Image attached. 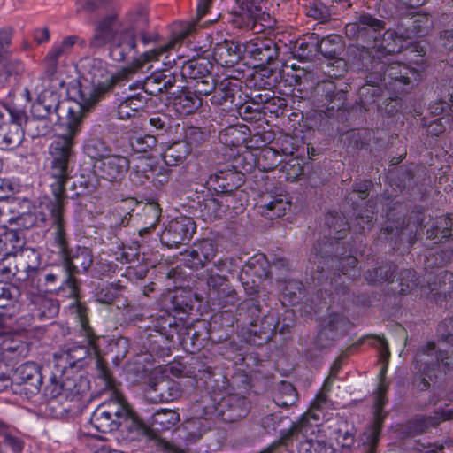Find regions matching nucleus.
Returning a JSON list of instances; mask_svg holds the SVG:
<instances>
[{
    "label": "nucleus",
    "mask_w": 453,
    "mask_h": 453,
    "mask_svg": "<svg viewBox=\"0 0 453 453\" xmlns=\"http://www.w3.org/2000/svg\"><path fill=\"white\" fill-rule=\"evenodd\" d=\"M326 224L329 227V236H324L314 243L309 255L312 268V279L319 285L329 280L330 291L346 295L349 283L360 275L357 268V259L353 255H346L343 239L350 224L337 212L326 215Z\"/></svg>",
    "instance_id": "nucleus-1"
},
{
    "label": "nucleus",
    "mask_w": 453,
    "mask_h": 453,
    "mask_svg": "<svg viewBox=\"0 0 453 453\" xmlns=\"http://www.w3.org/2000/svg\"><path fill=\"white\" fill-rule=\"evenodd\" d=\"M137 38H140L144 46L159 42V35L149 30V18L144 10L130 12L127 24L120 26L117 16L111 15L101 20L95 28L94 35L89 42L90 48L100 49L109 43V56L116 62L134 60L136 68L143 66L139 64L135 56L137 50Z\"/></svg>",
    "instance_id": "nucleus-2"
},
{
    "label": "nucleus",
    "mask_w": 453,
    "mask_h": 453,
    "mask_svg": "<svg viewBox=\"0 0 453 453\" xmlns=\"http://www.w3.org/2000/svg\"><path fill=\"white\" fill-rule=\"evenodd\" d=\"M406 209L400 203H395L387 211V222L382 228V234L394 250H410L417 240V235H420L419 230L426 226L427 239L441 241L451 235L453 222L449 215L436 217L426 225L425 208L421 205L414 206L407 224L404 221Z\"/></svg>",
    "instance_id": "nucleus-3"
},
{
    "label": "nucleus",
    "mask_w": 453,
    "mask_h": 453,
    "mask_svg": "<svg viewBox=\"0 0 453 453\" xmlns=\"http://www.w3.org/2000/svg\"><path fill=\"white\" fill-rule=\"evenodd\" d=\"M69 311L80 324L81 334L85 338L86 344L69 343L60 353L55 354V363L50 374H53L55 380L70 376L72 372L80 374L78 372L86 365L87 360L95 359L99 375L109 382V370L100 357L99 341L101 337L94 333L89 325L87 306L81 302H75L69 306Z\"/></svg>",
    "instance_id": "nucleus-4"
},
{
    "label": "nucleus",
    "mask_w": 453,
    "mask_h": 453,
    "mask_svg": "<svg viewBox=\"0 0 453 453\" xmlns=\"http://www.w3.org/2000/svg\"><path fill=\"white\" fill-rule=\"evenodd\" d=\"M83 124V113L69 108L66 120L60 124L58 133L48 148L46 176L50 181L52 196L67 201L65 184L70 179L71 164L74 161L75 138L80 134Z\"/></svg>",
    "instance_id": "nucleus-5"
},
{
    "label": "nucleus",
    "mask_w": 453,
    "mask_h": 453,
    "mask_svg": "<svg viewBox=\"0 0 453 453\" xmlns=\"http://www.w3.org/2000/svg\"><path fill=\"white\" fill-rule=\"evenodd\" d=\"M194 30V25L186 24L176 33V38L144 51L139 58V64L162 59L163 65L166 67H180V76L185 80H190L199 95L209 96L214 88L215 80L211 74L212 63L204 58L181 61L182 58L174 52L178 41L185 39Z\"/></svg>",
    "instance_id": "nucleus-6"
},
{
    "label": "nucleus",
    "mask_w": 453,
    "mask_h": 453,
    "mask_svg": "<svg viewBox=\"0 0 453 453\" xmlns=\"http://www.w3.org/2000/svg\"><path fill=\"white\" fill-rule=\"evenodd\" d=\"M353 65L359 71L370 72V82H381L385 89L394 94L407 92L419 77L416 69L392 61L391 58L377 60L372 52L367 50H359Z\"/></svg>",
    "instance_id": "nucleus-7"
},
{
    "label": "nucleus",
    "mask_w": 453,
    "mask_h": 453,
    "mask_svg": "<svg viewBox=\"0 0 453 453\" xmlns=\"http://www.w3.org/2000/svg\"><path fill=\"white\" fill-rule=\"evenodd\" d=\"M90 423L101 433L117 430L127 433L130 440H135L148 432L146 425L121 395H116L98 405L91 416Z\"/></svg>",
    "instance_id": "nucleus-8"
},
{
    "label": "nucleus",
    "mask_w": 453,
    "mask_h": 453,
    "mask_svg": "<svg viewBox=\"0 0 453 453\" xmlns=\"http://www.w3.org/2000/svg\"><path fill=\"white\" fill-rule=\"evenodd\" d=\"M66 203L67 201L64 198L53 196L52 199L30 209V202L25 201L28 211L19 212L15 218H11L9 221H14L19 226L25 229L50 226V244L55 243L58 247L62 248L65 243L63 227L67 226Z\"/></svg>",
    "instance_id": "nucleus-9"
},
{
    "label": "nucleus",
    "mask_w": 453,
    "mask_h": 453,
    "mask_svg": "<svg viewBox=\"0 0 453 453\" xmlns=\"http://www.w3.org/2000/svg\"><path fill=\"white\" fill-rule=\"evenodd\" d=\"M89 389V381L81 374L72 372L70 376L62 379H53L50 376V381L44 388V394L48 397L45 412L53 418H62L73 412L74 403L79 402L82 395Z\"/></svg>",
    "instance_id": "nucleus-10"
},
{
    "label": "nucleus",
    "mask_w": 453,
    "mask_h": 453,
    "mask_svg": "<svg viewBox=\"0 0 453 453\" xmlns=\"http://www.w3.org/2000/svg\"><path fill=\"white\" fill-rule=\"evenodd\" d=\"M250 409V403L245 396L229 395L222 397L217 403L203 405L197 403L193 406L196 417L186 424V429L192 437L200 438L209 426L203 421L219 418L224 422L232 423L245 418Z\"/></svg>",
    "instance_id": "nucleus-11"
},
{
    "label": "nucleus",
    "mask_w": 453,
    "mask_h": 453,
    "mask_svg": "<svg viewBox=\"0 0 453 453\" xmlns=\"http://www.w3.org/2000/svg\"><path fill=\"white\" fill-rule=\"evenodd\" d=\"M84 78L93 85V93L84 102L83 108L89 110L100 98L116 86H125L134 73V68L126 67L116 73L108 69V64L100 58H86L80 62Z\"/></svg>",
    "instance_id": "nucleus-12"
},
{
    "label": "nucleus",
    "mask_w": 453,
    "mask_h": 453,
    "mask_svg": "<svg viewBox=\"0 0 453 453\" xmlns=\"http://www.w3.org/2000/svg\"><path fill=\"white\" fill-rule=\"evenodd\" d=\"M29 291L36 293H55L63 297L72 298L69 306L78 300L79 286L75 277L67 273L63 265L42 267L27 283Z\"/></svg>",
    "instance_id": "nucleus-13"
},
{
    "label": "nucleus",
    "mask_w": 453,
    "mask_h": 453,
    "mask_svg": "<svg viewBox=\"0 0 453 453\" xmlns=\"http://www.w3.org/2000/svg\"><path fill=\"white\" fill-rule=\"evenodd\" d=\"M61 103L59 95L54 91L46 90L39 95L36 102L31 106V117L27 121V132L33 138L45 136L50 133L52 127L66 120L59 116Z\"/></svg>",
    "instance_id": "nucleus-14"
},
{
    "label": "nucleus",
    "mask_w": 453,
    "mask_h": 453,
    "mask_svg": "<svg viewBox=\"0 0 453 453\" xmlns=\"http://www.w3.org/2000/svg\"><path fill=\"white\" fill-rule=\"evenodd\" d=\"M239 316L249 324L250 333L258 335L260 339L268 341L276 332L279 320L275 313L271 311H264L260 301L256 298L244 300L238 306Z\"/></svg>",
    "instance_id": "nucleus-15"
},
{
    "label": "nucleus",
    "mask_w": 453,
    "mask_h": 453,
    "mask_svg": "<svg viewBox=\"0 0 453 453\" xmlns=\"http://www.w3.org/2000/svg\"><path fill=\"white\" fill-rule=\"evenodd\" d=\"M435 343L427 342L420 347L415 357L412 386L418 391H426L431 382L437 377V372L442 370L445 373L452 369L442 366L441 360L436 359Z\"/></svg>",
    "instance_id": "nucleus-16"
},
{
    "label": "nucleus",
    "mask_w": 453,
    "mask_h": 453,
    "mask_svg": "<svg viewBox=\"0 0 453 453\" xmlns=\"http://www.w3.org/2000/svg\"><path fill=\"white\" fill-rule=\"evenodd\" d=\"M348 324L349 321L344 316L337 313L329 314L322 320L321 327L316 337L305 348L304 356L309 359L319 357L345 332Z\"/></svg>",
    "instance_id": "nucleus-17"
},
{
    "label": "nucleus",
    "mask_w": 453,
    "mask_h": 453,
    "mask_svg": "<svg viewBox=\"0 0 453 453\" xmlns=\"http://www.w3.org/2000/svg\"><path fill=\"white\" fill-rule=\"evenodd\" d=\"M349 85L345 82L322 81L317 84L314 94L317 106L328 117L344 109L348 100Z\"/></svg>",
    "instance_id": "nucleus-18"
},
{
    "label": "nucleus",
    "mask_w": 453,
    "mask_h": 453,
    "mask_svg": "<svg viewBox=\"0 0 453 453\" xmlns=\"http://www.w3.org/2000/svg\"><path fill=\"white\" fill-rule=\"evenodd\" d=\"M372 187V182L368 180L355 183L351 192L345 197L347 203L351 204L355 214V219L351 225L357 227L356 231L360 234L370 231L373 226V211L366 209L364 213L358 211L363 204H365V207L372 206L373 202L372 200L365 201Z\"/></svg>",
    "instance_id": "nucleus-19"
},
{
    "label": "nucleus",
    "mask_w": 453,
    "mask_h": 453,
    "mask_svg": "<svg viewBox=\"0 0 453 453\" xmlns=\"http://www.w3.org/2000/svg\"><path fill=\"white\" fill-rule=\"evenodd\" d=\"M64 245L58 247L55 243L50 246L55 249V252L63 258V267L66 269L68 274L74 277V274L84 273L88 271L93 263L92 250L85 246H76L69 249V237L67 226L63 227Z\"/></svg>",
    "instance_id": "nucleus-20"
},
{
    "label": "nucleus",
    "mask_w": 453,
    "mask_h": 453,
    "mask_svg": "<svg viewBox=\"0 0 453 453\" xmlns=\"http://www.w3.org/2000/svg\"><path fill=\"white\" fill-rule=\"evenodd\" d=\"M42 375L40 367L34 362H26L18 366L12 376V389L27 397L35 395L41 389Z\"/></svg>",
    "instance_id": "nucleus-21"
},
{
    "label": "nucleus",
    "mask_w": 453,
    "mask_h": 453,
    "mask_svg": "<svg viewBox=\"0 0 453 453\" xmlns=\"http://www.w3.org/2000/svg\"><path fill=\"white\" fill-rule=\"evenodd\" d=\"M384 29V21L369 13H362L357 17L356 21L345 26V34L349 39L374 44L380 41V36Z\"/></svg>",
    "instance_id": "nucleus-22"
},
{
    "label": "nucleus",
    "mask_w": 453,
    "mask_h": 453,
    "mask_svg": "<svg viewBox=\"0 0 453 453\" xmlns=\"http://www.w3.org/2000/svg\"><path fill=\"white\" fill-rule=\"evenodd\" d=\"M196 230L194 219L181 215L168 222L160 234V241L168 248H178L188 243Z\"/></svg>",
    "instance_id": "nucleus-23"
},
{
    "label": "nucleus",
    "mask_w": 453,
    "mask_h": 453,
    "mask_svg": "<svg viewBox=\"0 0 453 453\" xmlns=\"http://www.w3.org/2000/svg\"><path fill=\"white\" fill-rule=\"evenodd\" d=\"M408 34H404L400 27L398 30L387 29L381 32L380 41L374 43L372 50L363 48L359 50L372 52L376 59L391 58L395 53L402 51L408 44Z\"/></svg>",
    "instance_id": "nucleus-24"
},
{
    "label": "nucleus",
    "mask_w": 453,
    "mask_h": 453,
    "mask_svg": "<svg viewBox=\"0 0 453 453\" xmlns=\"http://www.w3.org/2000/svg\"><path fill=\"white\" fill-rule=\"evenodd\" d=\"M387 386L381 380L377 388L374 404V419L371 426L364 433V445L365 453H377V446L380 438L385 415L382 414L383 406L386 404Z\"/></svg>",
    "instance_id": "nucleus-25"
},
{
    "label": "nucleus",
    "mask_w": 453,
    "mask_h": 453,
    "mask_svg": "<svg viewBox=\"0 0 453 453\" xmlns=\"http://www.w3.org/2000/svg\"><path fill=\"white\" fill-rule=\"evenodd\" d=\"M129 167L130 162L127 157L115 154H109L98 161H94L93 164L95 174L110 182H118L123 180Z\"/></svg>",
    "instance_id": "nucleus-26"
},
{
    "label": "nucleus",
    "mask_w": 453,
    "mask_h": 453,
    "mask_svg": "<svg viewBox=\"0 0 453 453\" xmlns=\"http://www.w3.org/2000/svg\"><path fill=\"white\" fill-rule=\"evenodd\" d=\"M240 82L230 77L223 78L220 81L214 80V88L211 94V104L220 106L224 111H231L237 107L235 96L240 91Z\"/></svg>",
    "instance_id": "nucleus-27"
},
{
    "label": "nucleus",
    "mask_w": 453,
    "mask_h": 453,
    "mask_svg": "<svg viewBox=\"0 0 453 453\" xmlns=\"http://www.w3.org/2000/svg\"><path fill=\"white\" fill-rule=\"evenodd\" d=\"M14 270L8 267V273H12L19 280H31L35 273L42 269L40 267V254L34 249L20 250L14 256Z\"/></svg>",
    "instance_id": "nucleus-28"
},
{
    "label": "nucleus",
    "mask_w": 453,
    "mask_h": 453,
    "mask_svg": "<svg viewBox=\"0 0 453 453\" xmlns=\"http://www.w3.org/2000/svg\"><path fill=\"white\" fill-rule=\"evenodd\" d=\"M242 48V53L257 62V65H270L279 56V47L270 38L250 40Z\"/></svg>",
    "instance_id": "nucleus-29"
},
{
    "label": "nucleus",
    "mask_w": 453,
    "mask_h": 453,
    "mask_svg": "<svg viewBox=\"0 0 453 453\" xmlns=\"http://www.w3.org/2000/svg\"><path fill=\"white\" fill-rule=\"evenodd\" d=\"M79 42L84 43L79 36L68 35L54 42L43 58L45 72L48 75L57 73L59 63L72 52L73 46Z\"/></svg>",
    "instance_id": "nucleus-30"
},
{
    "label": "nucleus",
    "mask_w": 453,
    "mask_h": 453,
    "mask_svg": "<svg viewBox=\"0 0 453 453\" xmlns=\"http://www.w3.org/2000/svg\"><path fill=\"white\" fill-rule=\"evenodd\" d=\"M441 338L439 346L435 348L436 359L441 360L446 369H453V317L443 319L437 327Z\"/></svg>",
    "instance_id": "nucleus-31"
},
{
    "label": "nucleus",
    "mask_w": 453,
    "mask_h": 453,
    "mask_svg": "<svg viewBox=\"0 0 453 453\" xmlns=\"http://www.w3.org/2000/svg\"><path fill=\"white\" fill-rule=\"evenodd\" d=\"M244 183V175L230 169L219 170L211 174L206 181L209 191L226 194L238 189Z\"/></svg>",
    "instance_id": "nucleus-32"
},
{
    "label": "nucleus",
    "mask_w": 453,
    "mask_h": 453,
    "mask_svg": "<svg viewBox=\"0 0 453 453\" xmlns=\"http://www.w3.org/2000/svg\"><path fill=\"white\" fill-rule=\"evenodd\" d=\"M217 245L211 240H203L183 254V263L194 270L204 268L217 255Z\"/></svg>",
    "instance_id": "nucleus-33"
},
{
    "label": "nucleus",
    "mask_w": 453,
    "mask_h": 453,
    "mask_svg": "<svg viewBox=\"0 0 453 453\" xmlns=\"http://www.w3.org/2000/svg\"><path fill=\"white\" fill-rule=\"evenodd\" d=\"M178 74L169 71H156L142 81H137V86H142L146 95L157 96L167 94L178 81Z\"/></svg>",
    "instance_id": "nucleus-34"
},
{
    "label": "nucleus",
    "mask_w": 453,
    "mask_h": 453,
    "mask_svg": "<svg viewBox=\"0 0 453 453\" xmlns=\"http://www.w3.org/2000/svg\"><path fill=\"white\" fill-rule=\"evenodd\" d=\"M28 306L33 317L41 321L52 319L59 312L58 301L42 293L29 291Z\"/></svg>",
    "instance_id": "nucleus-35"
},
{
    "label": "nucleus",
    "mask_w": 453,
    "mask_h": 453,
    "mask_svg": "<svg viewBox=\"0 0 453 453\" xmlns=\"http://www.w3.org/2000/svg\"><path fill=\"white\" fill-rule=\"evenodd\" d=\"M242 48V44L231 40L217 42L212 48V59L222 67H232L241 60Z\"/></svg>",
    "instance_id": "nucleus-36"
},
{
    "label": "nucleus",
    "mask_w": 453,
    "mask_h": 453,
    "mask_svg": "<svg viewBox=\"0 0 453 453\" xmlns=\"http://www.w3.org/2000/svg\"><path fill=\"white\" fill-rule=\"evenodd\" d=\"M179 383L173 380H159L150 385L146 390V399L151 403H168L181 396Z\"/></svg>",
    "instance_id": "nucleus-37"
},
{
    "label": "nucleus",
    "mask_w": 453,
    "mask_h": 453,
    "mask_svg": "<svg viewBox=\"0 0 453 453\" xmlns=\"http://www.w3.org/2000/svg\"><path fill=\"white\" fill-rule=\"evenodd\" d=\"M28 352V343L19 335L9 331L0 335V358L14 360L27 357Z\"/></svg>",
    "instance_id": "nucleus-38"
},
{
    "label": "nucleus",
    "mask_w": 453,
    "mask_h": 453,
    "mask_svg": "<svg viewBox=\"0 0 453 453\" xmlns=\"http://www.w3.org/2000/svg\"><path fill=\"white\" fill-rule=\"evenodd\" d=\"M197 210L200 217L207 221L221 219L225 217L223 200L220 194L207 189L206 194H203L202 200L197 202Z\"/></svg>",
    "instance_id": "nucleus-39"
},
{
    "label": "nucleus",
    "mask_w": 453,
    "mask_h": 453,
    "mask_svg": "<svg viewBox=\"0 0 453 453\" xmlns=\"http://www.w3.org/2000/svg\"><path fill=\"white\" fill-rule=\"evenodd\" d=\"M241 266L239 279L242 285H248L250 278L253 283H255V278L265 279L270 273L269 264L264 256L253 257Z\"/></svg>",
    "instance_id": "nucleus-40"
},
{
    "label": "nucleus",
    "mask_w": 453,
    "mask_h": 453,
    "mask_svg": "<svg viewBox=\"0 0 453 453\" xmlns=\"http://www.w3.org/2000/svg\"><path fill=\"white\" fill-rule=\"evenodd\" d=\"M426 281L429 293L436 302H439L441 297L443 300H446L448 297L453 298V273L442 271L436 274L433 280L428 276Z\"/></svg>",
    "instance_id": "nucleus-41"
},
{
    "label": "nucleus",
    "mask_w": 453,
    "mask_h": 453,
    "mask_svg": "<svg viewBox=\"0 0 453 453\" xmlns=\"http://www.w3.org/2000/svg\"><path fill=\"white\" fill-rule=\"evenodd\" d=\"M25 241L19 231L0 227V252L6 259L15 256L24 246Z\"/></svg>",
    "instance_id": "nucleus-42"
},
{
    "label": "nucleus",
    "mask_w": 453,
    "mask_h": 453,
    "mask_svg": "<svg viewBox=\"0 0 453 453\" xmlns=\"http://www.w3.org/2000/svg\"><path fill=\"white\" fill-rule=\"evenodd\" d=\"M265 0H237L239 4L238 18L240 27L255 30L256 17L262 8H265Z\"/></svg>",
    "instance_id": "nucleus-43"
},
{
    "label": "nucleus",
    "mask_w": 453,
    "mask_h": 453,
    "mask_svg": "<svg viewBox=\"0 0 453 453\" xmlns=\"http://www.w3.org/2000/svg\"><path fill=\"white\" fill-rule=\"evenodd\" d=\"M364 72L365 73V83L361 86L358 90V99L361 107L364 110L368 111L382 96L383 89L385 88L381 82H370L368 81L370 72Z\"/></svg>",
    "instance_id": "nucleus-44"
},
{
    "label": "nucleus",
    "mask_w": 453,
    "mask_h": 453,
    "mask_svg": "<svg viewBox=\"0 0 453 453\" xmlns=\"http://www.w3.org/2000/svg\"><path fill=\"white\" fill-rule=\"evenodd\" d=\"M12 37L13 29L10 27L0 29V63L2 65H15V71L23 70V65L20 60L12 58Z\"/></svg>",
    "instance_id": "nucleus-45"
},
{
    "label": "nucleus",
    "mask_w": 453,
    "mask_h": 453,
    "mask_svg": "<svg viewBox=\"0 0 453 453\" xmlns=\"http://www.w3.org/2000/svg\"><path fill=\"white\" fill-rule=\"evenodd\" d=\"M199 93L190 90L181 91L174 97L173 106L180 115H189L196 111L202 106V98Z\"/></svg>",
    "instance_id": "nucleus-46"
},
{
    "label": "nucleus",
    "mask_w": 453,
    "mask_h": 453,
    "mask_svg": "<svg viewBox=\"0 0 453 453\" xmlns=\"http://www.w3.org/2000/svg\"><path fill=\"white\" fill-rule=\"evenodd\" d=\"M163 170L164 166L154 165L149 160L142 159L132 167L130 179L135 185H142Z\"/></svg>",
    "instance_id": "nucleus-47"
},
{
    "label": "nucleus",
    "mask_w": 453,
    "mask_h": 453,
    "mask_svg": "<svg viewBox=\"0 0 453 453\" xmlns=\"http://www.w3.org/2000/svg\"><path fill=\"white\" fill-rule=\"evenodd\" d=\"M23 129L14 124L0 125V150H10L17 148L23 140Z\"/></svg>",
    "instance_id": "nucleus-48"
},
{
    "label": "nucleus",
    "mask_w": 453,
    "mask_h": 453,
    "mask_svg": "<svg viewBox=\"0 0 453 453\" xmlns=\"http://www.w3.org/2000/svg\"><path fill=\"white\" fill-rule=\"evenodd\" d=\"M191 152V148L183 141L175 142L165 150L163 159L166 165L176 166L184 163Z\"/></svg>",
    "instance_id": "nucleus-49"
},
{
    "label": "nucleus",
    "mask_w": 453,
    "mask_h": 453,
    "mask_svg": "<svg viewBox=\"0 0 453 453\" xmlns=\"http://www.w3.org/2000/svg\"><path fill=\"white\" fill-rule=\"evenodd\" d=\"M261 214L265 217L273 219L286 214L287 210L290 209V203L284 196H270L269 201L259 206Z\"/></svg>",
    "instance_id": "nucleus-50"
},
{
    "label": "nucleus",
    "mask_w": 453,
    "mask_h": 453,
    "mask_svg": "<svg viewBox=\"0 0 453 453\" xmlns=\"http://www.w3.org/2000/svg\"><path fill=\"white\" fill-rule=\"evenodd\" d=\"M395 265L389 262H381L380 265L375 266L372 270H367L364 277L370 284L391 282L395 278Z\"/></svg>",
    "instance_id": "nucleus-51"
},
{
    "label": "nucleus",
    "mask_w": 453,
    "mask_h": 453,
    "mask_svg": "<svg viewBox=\"0 0 453 453\" xmlns=\"http://www.w3.org/2000/svg\"><path fill=\"white\" fill-rule=\"evenodd\" d=\"M148 98H143L142 96H134L133 98L119 99L117 106V116L119 119H128L135 115L137 111L142 110L147 104Z\"/></svg>",
    "instance_id": "nucleus-52"
},
{
    "label": "nucleus",
    "mask_w": 453,
    "mask_h": 453,
    "mask_svg": "<svg viewBox=\"0 0 453 453\" xmlns=\"http://www.w3.org/2000/svg\"><path fill=\"white\" fill-rule=\"evenodd\" d=\"M243 191L239 189L220 194V197L223 200L225 217L234 218L243 211Z\"/></svg>",
    "instance_id": "nucleus-53"
},
{
    "label": "nucleus",
    "mask_w": 453,
    "mask_h": 453,
    "mask_svg": "<svg viewBox=\"0 0 453 453\" xmlns=\"http://www.w3.org/2000/svg\"><path fill=\"white\" fill-rule=\"evenodd\" d=\"M453 262V249H436L427 252L425 265L427 268L445 267Z\"/></svg>",
    "instance_id": "nucleus-54"
},
{
    "label": "nucleus",
    "mask_w": 453,
    "mask_h": 453,
    "mask_svg": "<svg viewBox=\"0 0 453 453\" xmlns=\"http://www.w3.org/2000/svg\"><path fill=\"white\" fill-rule=\"evenodd\" d=\"M311 419L318 421L319 416L311 411L302 415L299 420L292 425L290 436H296V439H299V437L304 438L307 437L308 434H312L314 433V425L311 422Z\"/></svg>",
    "instance_id": "nucleus-55"
},
{
    "label": "nucleus",
    "mask_w": 453,
    "mask_h": 453,
    "mask_svg": "<svg viewBox=\"0 0 453 453\" xmlns=\"http://www.w3.org/2000/svg\"><path fill=\"white\" fill-rule=\"evenodd\" d=\"M179 420L178 414L171 409H160L151 416V426L155 430L165 431L173 427Z\"/></svg>",
    "instance_id": "nucleus-56"
},
{
    "label": "nucleus",
    "mask_w": 453,
    "mask_h": 453,
    "mask_svg": "<svg viewBox=\"0 0 453 453\" xmlns=\"http://www.w3.org/2000/svg\"><path fill=\"white\" fill-rule=\"evenodd\" d=\"M303 284L295 279L284 280L280 284V292L282 303L293 305L298 303L300 296L303 294Z\"/></svg>",
    "instance_id": "nucleus-57"
},
{
    "label": "nucleus",
    "mask_w": 453,
    "mask_h": 453,
    "mask_svg": "<svg viewBox=\"0 0 453 453\" xmlns=\"http://www.w3.org/2000/svg\"><path fill=\"white\" fill-rule=\"evenodd\" d=\"M123 289L124 288L119 284L109 283L96 288L94 297L99 303L111 305L121 296Z\"/></svg>",
    "instance_id": "nucleus-58"
},
{
    "label": "nucleus",
    "mask_w": 453,
    "mask_h": 453,
    "mask_svg": "<svg viewBox=\"0 0 453 453\" xmlns=\"http://www.w3.org/2000/svg\"><path fill=\"white\" fill-rule=\"evenodd\" d=\"M0 435L3 440L0 441V449L6 452L10 450L12 453H21L24 449V441L8 432V425L0 419Z\"/></svg>",
    "instance_id": "nucleus-59"
},
{
    "label": "nucleus",
    "mask_w": 453,
    "mask_h": 453,
    "mask_svg": "<svg viewBox=\"0 0 453 453\" xmlns=\"http://www.w3.org/2000/svg\"><path fill=\"white\" fill-rule=\"evenodd\" d=\"M317 50L325 58L334 59L342 50V37L337 35H330L323 37L316 42Z\"/></svg>",
    "instance_id": "nucleus-60"
},
{
    "label": "nucleus",
    "mask_w": 453,
    "mask_h": 453,
    "mask_svg": "<svg viewBox=\"0 0 453 453\" xmlns=\"http://www.w3.org/2000/svg\"><path fill=\"white\" fill-rule=\"evenodd\" d=\"M297 401V393L294 386L286 381H281L273 396V402L277 406L287 408L292 406Z\"/></svg>",
    "instance_id": "nucleus-61"
},
{
    "label": "nucleus",
    "mask_w": 453,
    "mask_h": 453,
    "mask_svg": "<svg viewBox=\"0 0 453 453\" xmlns=\"http://www.w3.org/2000/svg\"><path fill=\"white\" fill-rule=\"evenodd\" d=\"M303 8L307 16L321 22L327 21L334 14V6H326L320 0H307Z\"/></svg>",
    "instance_id": "nucleus-62"
},
{
    "label": "nucleus",
    "mask_w": 453,
    "mask_h": 453,
    "mask_svg": "<svg viewBox=\"0 0 453 453\" xmlns=\"http://www.w3.org/2000/svg\"><path fill=\"white\" fill-rule=\"evenodd\" d=\"M254 161L260 171L268 172L274 169L281 159L276 150L267 147L260 150Z\"/></svg>",
    "instance_id": "nucleus-63"
},
{
    "label": "nucleus",
    "mask_w": 453,
    "mask_h": 453,
    "mask_svg": "<svg viewBox=\"0 0 453 453\" xmlns=\"http://www.w3.org/2000/svg\"><path fill=\"white\" fill-rule=\"evenodd\" d=\"M85 153L95 161L105 157L111 153V148L101 138L92 137L86 141L84 145Z\"/></svg>",
    "instance_id": "nucleus-64"
}]
</instances>
